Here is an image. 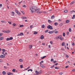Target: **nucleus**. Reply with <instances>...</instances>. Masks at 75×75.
Instances as JSON below:
<instances>
[{
    "label": "nucleus",
    "instance_id": "obj_1",
    "mask_svg": "<svg viewBox=\"0 0 75 75\" xmlns=\"http://www.w3.org/2000/svg\"><path fill=\"white\" fill-rule=\"evenodd\" d=\"M30 9L32 12V13H34V10H35L34 11V12H36V11H38L40 10V9L37 8V7L36 6H33L32 7V8H30Z\"/></svg>",
    "mask_w": 75,
    "mask_h": 75
},
{
    "label": "nucleus",
    "instance_id": "obj_2",
    "mask_svg": "<svg viewBox=\"0 0 75 75\" xmlns=\"http://www.w3.org/2000/svg\"><path fill=\"white\" fill-rule=\"evenodd\" d=\"M47 28L48 29H50V30H53V28H52V27L50 25H49L47 27Z\"/></svg>",
    "mask_w": 75,
    "mask_h": 75
},
{
    "label": "nucleus",
    "instance_id": "obj_3",
    "mask_svg": "<svg viewBox=\"0 0 75 75\" xmlns=\"http://www.w3.org/2000/svg\"><path fill=\"white\" fill-rule=\"evenodd\" d=\"M62 37V35H60L58 36V37H56V40H59V39H61V38Z\"/></svg>",
    "mask_w": 75,
    "mask_h": 75
},
{
    "label": "nucleus",
    "instance_id": "obj_4",
    "mask_svg": "<svg viewBox=\"0 0 75 75\" xmlns=\"http://www.w3.org/2000/svg\"><path fill=\"white\" fill-rule=\"evenodd\" d=\"M15 11L16 13H17L18 15H20V12H19L17 10H15Z\"/></svg>",
    "mask_w": 75,
    "mask_h": 75
},
{
    "label": "nucleus",
    "instance_id": "obj_5",
    "mask_svg": "<svg viewBox=\"0 0 75 75\" xmlns=\"http://www.w3.org/2000/svg\"><path fill=\"white\" fill-rule=\"evenodd\" d=\"M55 31L54 30H53L52 31H49L48 33L49 34H53V33H54Z\"/></svg>",
    "mask_w": 75,
    "mask_h": 75
},
{
    "label": "nucleus",
    "instance_id": "obj_6",
    "mask_svg": "<svg viewBox=\"0 0 75 75\" xmlns=\"http://www.w3.org/2000/svg\"><path fill=\"white\" fill-rule=\"evenodd\" d=\"M7 74L8 75H13V74L11 72H9L7 73Z\"/></svg>",
    "mask_w": 75,
    "mask_h": 75
},
{
    "label": "nucleus",
    "instance_id": "obj_7",
    "mask_svg": "<svg viewBox=\"0 0 75 75\" xmlns=\"http://www.w3.org/2000/svg\"><path fill=\"white\" fill-rule=\"evenodd\" d=\"M0 57L1 58H4L5 57V56L3 55H1L0 56Z\"/></svg>",
    "mask_w": 75,
    "mask_h": 75
},
{
    "label": "nucleus",
    "instance_id": "obj_8",
    "mask_svg": "<svg viewBox=\"0 0 75 75\" xmlns=\"http://www.w3.org/2000/svg\"><path fill=\"white\" fill-rule=\"evenodd\" d=\"M40 66L41 67H42V68H45V66L43 65V64H40Z\"/></svg>",
    "mask_w": 75,
    "mask_h": 75
},
{
    "label": "nucleus",
    "instance_id": "obj_9",
    "mask_svg": "<svg viewBox=\"0 0 75 75\" xmlns=\"http://www.w3.org/2000/svg\"><path fill=\"white\" fill-rule=\"evenodd\" d=\"M44 36L43 35H42L41 37H40V38L42 39V40H43V39H44Z\"/></svg>",
    "mask_w": 75,
    "mask_h": 75
},
{
    "label": "nucleus",
    "instance_id": "obj_10",
    "mask_svg": "<svg viewBox=\"0 0 75 75\" xmlns=\"http://www.w3.org/2000/svg\"><path fill=\"white\" fill-rule=\"evenodd\" d=\"M75 1H72L70 4V5H72V4H74V3H75Z\"/></svg>",
    "mask_w": 75,
    "mask_h": 75
},
{
    "label": "nucleus",
    "instance_id": "obj_11",
    "mask_svg": "<svg viewBox=\"0 0 75 75\" xmlns=\"http://www.w3.org/2000/svg\"><path fill=\"white\" fill-rule=\"evenodd\" d=\"M35 73H36V74H37V75H39V72L38 71H37V70L35 71Z\"/></svg>",
    "mask_w": 75,
    "mask_h": 75
},
{
    "label": "nucleus",
    "instance_id": "obj_12",
    "mask_svg": "<svg viewBox=\"0 0 75 75\" xmlns=\"http://www.w3.org/2000/svg\"><path fill=\"white\" fill-rule=\"evenodd\" d=\"M66 23L67 24L68 23H69V20H66Z\"/></svg>",
    "mask_w": 75,
    "mask_h": 75
},
{
    "label": "nucleus",
    "instance_id": "obj_13",
    "mask_svg": "<svg viewBox=\"0 0 75 75\" xmlns=\"http://www.w3.org/2000/svg\"><path fill=\"white\" fill-rule=\"evenodd\" d=\"M21 18L22 19H27V18L25 17H22Z\"/></svg>",
    "mask_w": 75,
    "mask_h": 75
},
{
    "label": "nucleus",
    "instance_id": "obj_14",
    "mask_svg": "<svg viewBox=\"0 0 75 75\" xmlns=\"http://www.w3.org/2000/svg\"><path fill=\"white\" fill-rule=\"evenodd\" d=\"M4 39V38L3 37L0 38V40H1Z\"/></svg>",
    "mask_w": 75,
    "mask_h": 75
},
{
    "label": "nucleus",
    "instance_id": "obj_15",
    "mask_svg": "<svg viewBox=\"0 0 75 75\" xmlns=\"http://www.w3.org/2000/svg\"><path fill=\"white\" fill-rule=\"evenodd\" d=\"M54 17H55L53 15L52 16H51V19H53V18H54Z\"/></svg>",
    "mask_w": 75,
    "mask_h": 75
},
{
    "label": "nucleus",
    "instance_id": "obj_16",
    "mask_svg": "<svg viewBox=\"0 0 75 75\" xmlns=\"http://www.w3.org/2000/svg\"><path fill=\"white\" fill-rule=\"evenodd\" d=\"M2 74L3 75H6V72L5 71H3L2 72Z\"/></svg>",
    "mask_w": 75,
    "mask_h": 75
},
{
    "label": "nucleus",
    "instance_id": "obj_17",
    "mask_svg": "<svg viewBox=\"0 0 75 75\" xmlns=\"http://www.w3.org/2000/svg\"><path fill=\"white\" fill-rule=\"evenodd\" d=\"M10 31L9 30L6 31V33H10Z\"/></svg>",
    "mask_w": 75,
    "mask_h": 75
},
{
    "label": "nucleus",
    "instance_id": "obj_18",
    "mask_svg": "<svg viewBox=\"0 0 75 75\" xmlns=\"http://www.w3.org/2000/svg\"><path fill=\"white\" fill-rule=\"evenodd\" d=\"M60 39L61 41H62V40H64V38H63V37H61V38H60Z\"/></svg>",
    "mask_w": 75,
    "mask_h": 75
},
{
    "label": "nucleus",
    "instance_id": "obj_19",
    "mask_svg": "<svg viewBox=\"0 0 75 75\" xmlns=\"http://www.w3.org/2000/svg\"><path fill=\"white\" fill-rule=\"evenodd\" d=\"M44 63V61L43 60L42 61L40 62V64H42V63Z\"/></svg>",
    "mask_w": 75,
    "mask_h": 75
},
{
    "label": "nucleus",
    "instance_id": "obj_20",
    "mask_svg": "<svg viewBox=\"0 0 75 75\" xmlns=\"http://www.w3.org/2000/svg\"><path fill=\"white\" fill-rule=\"evenodd\" d=\"M62 46H64V45H65V43H64V42H63L62 43Z\"/></svg>",
    "mask_w": 75,
    "mask_h": 75
},
{
    "label": "nucleus",
    "instance_id": "obj_21",
    "mask_svg": "<svg viewBox=\"0 0 75 75\" xmlns=\"http://www.w3.org/2000/svg\"><path fill=\"white\" fill-rule=\"evenodd\" d=\"M64 13H68V11L67 10H65L64 11Z\"/></svg>",
    "mask_w": 75,
    "mask_h": 75
},
{
    "label": "nucleus",
    "instance_id": "obj_22",
    "mask_svg": "<svg viewBox=\"0 0 75 75\" xmlns=\"http://www.w3.org/2000/svg\"><path fill=\"white\" fill-rule=\"evenodd\" d=\"M48 22L49 23H52V21H51V20H48Z\"/></svg>",
    "mask_w": 75,
    "mask_h": 75
},
{
    "label": "nucleus",
    "instance_id": "obj_23",
    "mask_svg": "<svg viewBox=\"0 0 75 75\" xmlns=\"http://www.w3.org/2000/svg\"><path fill=\"white\" fill-rule=\"evenodd\" d=\"M20 35H21V36H22V35H24V34H23V33H20Z\"/></svg>",
    "mask_w": 75,
    "mask_h": 75
},
{
    "label": "nucleus",
    "instance_id": "obj_24",
    "mask_svg": "<svg viewBox=\"0 0 75 75\" xmlns=\"http://www.w3.org/2000/svg\"><path fill=\"white\" fill-rule=\"evenodd\" d=\"M55 25H58V23L56 22L54 23Z\"/></svg>",
    "mask_w": 75,
    "mask_h": 75
},
{
    "label": "nucleus",
    "instance_id": "obj_25",
    "mask_svg": "<svg viewBox=\"0 0 75 75\" xmlns=\"http://www.w3.org/2000/svg\"><path fill=\"white\" fill-rule=\"evenodd\" d=\"M63 37H65V33L64 32L63 33Z\"/></svg>",
    "mask_w": 75,
    "mask_h": 75
},
{
    "label": "nucleus",
    "instance_id": "obj_26",
    "mask_svg": "<svg viewBox=\"0 0 75 75\" xmlns=\"http://www.w3.org/2000/svg\"><path fill=\"white\" fill-rule=\"evenodd\" d=\"M42 28H44V27H45V25H42Z\"/></svg>",
    "mask_w": 75,
    "mask_h": 75
},
{
    "label": "nucleus",
    "instance_id": "obj_27",
    "mask_svg": "<svg viewBox=\"0 0 75 75\" xmlns=\"http://www.w3.org/2000/svg\"><path fill=\"white\" fill-rule=\"evenodd\" d=\"M38 34V33L37 32H35V31L34 32V34L36 35V34Z\"/></svg>",
    "mask_w": 75,
    "mask_h": 75
},
{
    "label": "nucleus",
    "instance_id": "obj_28",
    "mask_svg": "<svg viewBox=\"0 0 75 75\" xmlns=\"http://www.w3.org/2000/svg\"><path fill=\"white\" fill-rule=\"evenodd\" d=\"M32 47H33V46H32V45H30L29 46V48H30V49H31Z\"/></svg>",
    "mask_w": 75,
    "mask_h": 75
},
{
    "label": "nucleus",
    "instance_id": "obj_29",
    "mask_svg": "<svg viewBox=\"0 0 75 75\" xmlns=\"http://www.w3.org/2000/svg\"><path fill=\"white\" fill-rule=\"evenodd\" d=\"M13 38L12 37H11L9 38V40H13Z\"/></svg>",
    "mask_w": 75,
    "mask_h": 75
},
{
    "label": "nucleus",
    "instance_id": "obj_30",
    "mask_svg": "<svg viewBox=\"0 0 75 75\" xmlns=\"http://www.w3.org/2000/svg\"><path fill=\"white\" fill-rule=\"evenodd\" d=\"M19 61L21 62H23V60L22 59H20L19 60Z\"/></svg>",
    "mask_w": 75,
    "mask_h": 75
},
{
    "label": "nucleus",
    "instance_id": "obj_31",
    "mask_svg": "<svg viewBox=\"0 0 75 75\" xmlns=\"http://www.w3.org/2000/svg\"><path fill=\"white\" fill-rule=\"evenodd\" d=\"M69 32H71V31H72V30H71V28H69Z\"/></svg>",
    "mask_w": 75,
    "mask_h": 75
},
{
    "label": "nucleus",
    "instance_id": "obj_32",
    "mask_svg": "<svg viewBox=\"0 0 75 75\" xmlns=\"http://www.w3.org/2000/svg\"><path fill=\"white\" fill-rule=\"evenodd\" d=\"M46 56H43V57H42L41 58V59H44V58H45L46 57Z\"/></svg>",
    "mask_w": 75,
    "mask_h": 75
},
{
    "label": "nucleus",
    "instance_id": "obj_33",
    "mask_svg": "<svg viewBox=\"0 0 75 75\" xmlns=\"http://www.w3.org/2000/svg\"><path fill=\"white\" fill-rule=\"evenodd\" d=\"M74 18H75V15H74L72 18V19H74Z\"/></svg>",
    "mask_w": 75,
    "mask_h": 75
},
{
    "label": "nucleus",
    "instance_id": "obj_34",
    "mask_svg": "<svg viewBox=\"0 0 75 75\" xmlns=\"http://www.w3.org/2000/svg\"><path fill=\"white\" fill-rule=\"evenodd\" d=\"M30 71H31L32 72V71H33V70L32 69H29L28 70V72Z\"/></svg>",
    "mask_w": 75,
    "mask_h": 75
},
{
    "label": "nucleus",
    "instance_id": "obj_35",
    "mask_svg": "<svg viewBox=\"0 0 75 75\" xmlns=\"http://www.w3.org/2000/svg\"><path fill=\"white\" fill-rule=\"evenodd\" d=\"M2 51H3L4 52H6V50L4 49H2Z\"/></svg>",
    "mask_w": 75,
    "mask_h": 75
},
{
    "label": "nucleus",
    "instance_id": "obj_36",
    "mask_svg": "<svg viewBox=\"0 0 75 75\" xmlns=\"http://www.w3.org/2000/svg\"><path fill=\"white\" fill-rule=\"evenodd\" d=\"M16 71V69H13L12 70V71L13 72H15V71Z\"/></svg>",
    "mask_w": 75,
    "mask_h": 75
},
{
    "label": "nucleus",
    "instance_id": "obj_37",
    "mask_svg": "<svg viewBox=\"0 0 75 75\" xmlns=\"http://www.w3.org/2000/svg\"><path fill=\"white\" fill-rule=\"evenodd\" d=\"M54 33L55 34H57V33H58V31H56L54 32Z\"/></svg>",
    "mask_w": 75,
    "mask_h": 75
},
{
    "label": "nucleus",
    "instance_id": "obj_38",
    "mask_svg": "<svg viewBox=\"0 0 75 75\" xmlns=\"http://www.w3.org/2000/svg\"><path fill=\"white\" fill-rule=\"evenodd\" d=\"M6 41H9V40H10V38H7V39H6Z\"/></svg>",
    "mask_w": 75,
    "mask_h": 75
},
{
    "label": "nucleus",
    "instance_id": "obj_39",
    "mask_svg": "<svg viewBox=\"0 0 75 75\" xmlns=\"http://www.w3.org/2000/svg\"><path fill=\"white\" fill-rule=\"evenodd\" d=\"M30 27L31 28H33V25H30Z\"/></svg>",
    "mask_w": 75,
    "mask_h": 75
},
{
    "label": "nucleus",
    "instance_id": "obj_40",
    "mask_svg": "<svg viewBox=\"0 0 75 75\" xmlns=\"http://www.w3.org/2000/svg\"><path fill=\"white\" fill-rule=\"evenodd\" d=\"M24 27V25H20V27Z\"/></svg>",
    "mask_w": 75,
    "mask_h": 75
},
{
    "label": "nucleus",
    "instance_id": "obj_41",
    "mask_svg": "<svg viewBox=\"0 0 75 75\" xmlns=\"http://www.w3.org/2000/svg\"><path fill=\"white\" fill-rule=\"evenodd\" d=\"M4 68H5V69H7L8 67L6 66H4Z\"/></svg>",
    "mask_w": 75,
    "mask_h": 75
},
{
    "label": "nucleus",
    "instance_id": "obj_42",
    "mask_svg": "<svg viewBox=\"0 0 75 75\" xmlns=\"http://www.w3.org/2000/svg\"><path fill=\"white\" fill-rule=\"evenodd\" d=\"M71 44L73 46H74V45H75V44H74V43L73 42H72Z\"/></svg>",
    "mask_w": 75,
    "mask_h": 75
},
{
    "label": "nucleus",
    "instance_id": "obj_43",
    "mask_svg": "<svg viewBox=\"0 0 75 75\" xmlns=\"http://www.w3.org/2000/svg\"><path fill=\"white\" fill-rule=\"evenodd\" d=\"M54 67H55V65H53V66H51L50 68H54Z\"/></svg>",
    "mask_w": 75,
    "mask_h": 75
},
{
    "label": "nucleus",
    "instance_id": "obj_44",
    "mask_svg": "<svg viewBox=\"0 0 75 75\" xmlns=\"http://www.w3.org/2000/svg\"><path fill=\"white\" fill-rule=\"evenodd\" d=\"M13 26H16V24L15 23H13Z\"/></svg>",
    "mask_w": 75,
    "mask_h": 75
},
{
    "label": "nucleus",
    "instance_id": "obj_45",
    "mask_svg": "<svg viewBox=\"0 0 75 75\" xmlns=\"http://www.w3.org/2000/svg\"><path fill=\"white\" fill-rule=\"evenodd\" d=\"M55 69H59V67H55Z\"/></svg>",
    "mask_w": 75,
    "mask_h": 75
},
{
    "label": "nucleus",
    "instance_id": "obj_46",
    "mask_svg": "<svg viewBox=\"0 0 75 75\" xmlns=\"http://www.w3.org/2000/svg\"><path fill=\"white\" fill-rule=\"evenodd\" d=\"M20 67L21 68H23V65H20Z\"/></svg>",
    "mask_w": 75,
    "mask_h": 75
},
{
    "label": "nucleus",
    "instance_id": "obj_47",
    "mask_svg": "<svg viewBox=\"0 0 75 75\" xmlns=\"http://www.w3.org/2000/svg\"><path fill=\"white\" fill-rule=\"evenodd\" d=\"M5 52H2V54H3V55H5V54H4V53Z\"/></svg>",
    "mask_w": 75,
    "mask_h": 75
},
{
    "label": "nucleus",
    "instance_id": "obj_48",
    "mask_svg": "<svg viewBox=\"0 0 75 75\" xmlns=\"http://www.w3.org/2000/svg\"><path fill=\"white\" fill-rule=\"evenodd\" d=\"M23 7H25H25H26V6L24 5H23Z\"/></svg>",
    "mask_w": 75,
    "mask_h": 75
},
{
    "label": "nucleus",
    "instance_id": "obj_49",
    "mask_svg": "<svg viewBox=\"0 0 75 75\" xmlns=\"http://www.w3.org/2000/svg\"><path fill=\"white\" fill-rule=\"evenodd\" d=\"M53 61H54V59H51V61L52 62H53Z\"/></svg>",
    "mask_w": 75,
    "mask_h": 75
},
{
    "label": "nucleus",
    "instance_id": "obj_50",
    "mask_svg": "<svg viewBox=\"0 0 75 75\" xmlns=\"http://www.w3.org/2000/svg\"><path fill=\"white\" fill-rule=\"evenodd\" d=\"M39 74H41V70H40V71H39Z\"/></svg>",
    "mask_w": 75,
    "mask_h": 75
},
{
    "label": "nucleus",
    "instance_id": "obj_51",
    "mask_svg": "<svg viewBox=\"0 0 75 75\" xmlns=\"http://www.w3.org/2000/svg\"><path fill=\"white\" fill-rule=\"evenodd\" d=\"M2 32H3V33H6V31L5 30H3Z\"/></svg>",
    "mask_w": 75,
    "mask_h": 75
},
{
    "label": "nucleus",
    "instance_id": "obj_52",
    "mask_svg": "<svg viewBox=\"0 0 75 75\" xmlns=\"http://www.w3.org/2000/svg\"><path fill=\"white\" fill-rule=\"evenodd\" d=\"M48 32V30H47L45 31V33H47Z\"/></svg>",
    "mask_w": 75,
    "mask_h": 75
},
{
    "label": "nucleus",
    "instance_id": "obj_53",
    "mask_svg": "<svg viewBox=\"0 0 75 75\" xmlns=\"http://www.w3.org/2000/svg\"><path fill=\"white\" fill-rule=\"evenodd\" d=\"M8 23L10 24H11V22H8Z\"/></svg>",
    "mask_w": 75,
    "mask_h": 75
},
{
    "label": "nucleus",
    "instance_id": "obj_54",
    "mask_svg": "<svg viewBox=\"0 0 75 75\" xmlns=\"http://www.w3.org/2000/svg\"><path fill=\"white\" fill-rule=\"evenodd\" d=\"M21 12L23 13V14H24V11H21Z\"/></svg>",
    "mask_w": 75,
    "mask_h": 75
},
{
    "label": "nucleus",
    "instance_id": "obj_55",
    "mask_svg": "<svg viewBox=\"0 0 75 75\" xmlns=\"http://www.w3.org/2000/svg\"><path fill=\"white\" fill-rule=\"evenodd\" d=\"M3 35V34H1V33H0V37H1Z\"/></svg>",
    "mask_w": 75,
    "mask_h": 75
},
{
    "label": "nucleus",
    "instance_id": "obj_56",
    "mask_svg": "<svg viewBox=\"0 0 75 75\" xmlns=\"http://www.w3.org/2000/svg\"><path fill=\"white\" fill-rule=\"evenodd\" d=\"M69 32H68L67 33V35H69Z\"/></svg>",
    "mask_w": 75,
    "mask_h": 75
},
{
    "label": "nucleus",
    "instance_id": "obj_57",
    "mask_svg": "<svg viewBox=\"0 0 75 75\" xmlns=\"http://www.w3.org/2000/svg\"><path fill=\"white\" fill-rule=\"evenodd\" d=\"M57 62V61H55L54 62H54V64H55V63Z\"/></svg>",
    "mask_w": 75,
    "mask_h": 75
},
{
    "label": "nucleus",
    "instance_id": "obj_58",
    "mask_svg": "<svg viewBox=\"0 0 75 75\" xmlns=\"http://www.w3.org/2000/svg\"><path fill=\"white\" fill-rule=\"evenodd\" d=\"M62 25H63V24L62 23H61L60 24V26H62Z\"/></svg>",
    "mask_w": 75,
    "mask_h": 75
},
{
    "label": "nucleus",
    "instance_id": "obj_59",
    "mask_svg": "<svg viewBox=\"0 0 75 75\" xmlns=\"http://www.w3.org/2000/svg\"><path fill=\"white\" fill-rule=\"evenodd\" d=\"M68 67H69V66H66L65 68H68Z\"/></svg>",
    "mask_w": 75,
    "mask_h": 75
},
{
    "label": "nucleus",
    "instance_id": "obj_60",
    "mask_svg": "<svg viewBox=\"0 0 75 75\" xmlns=\"http://www.w3.org/2000/svg\"><path fill=\"white\" fill-rule=\"evenodd\" d=\"M2 6V4H0V8H1Z\"/></svg>",
    "mask_w": 75,
    "mask_h": 75
},
{
    "label": "nucleus",
    "instance_id": "obj_61",
    "mask_svg": "<svg viewBox=\"0 0 75 75\" xmlns=\"http://www.w3.org/2000/svg\"><path fill=\"white\" fill-rule=\"evenodd\" d=\"M58 64V63H56V64H54V65H57Z\"/></svg>",
    "mask_w": 75,
    "mask_h": 75
},
{
    "label": "nucleus",
    "instance_id": "obj_62",
    "mask_svg": "<svg viewBox=\"0 0 75 75\" xmlns=\"http://www.w3.org/2000/svg\"><path fill=\"white\" fill-rule=\"evenodd\" d=\"M71 71H73V72H74V71H75V69H73V70Z\"/></svg>",
    "mask_w": 75,
    "mask_h": 75
},
{
    "label": "nucleus",
    "instance_id": "obj_63",
    "mask_svg": "<svg viewBox=\"0 0 75 75\" xmlns=\"http://www.w3.org/2000/svg\"><path fill=\"white\" fill-rule=\"evenodd\" d=\"M60 75H62V74L63 73L62 72L61 73H59Z\"/></svg>",
    "mask_w": 75,
    "mask_h": 75
},
{
    "label": "nucleus",
    "instance_id": "obj_64",
    "mask_svg": "<svg viewBox=\"0 0 75 75\" xmlns=\"http://www.w3.org/2000/svg\"><path fill=\"white\" fill-rule=\"evenodd\" d=\"M50 44H53V43L51 41L50 42Z\"/></svg>",
    "mask_w": 75,
    "mask_h": 75
}]
</instances>
